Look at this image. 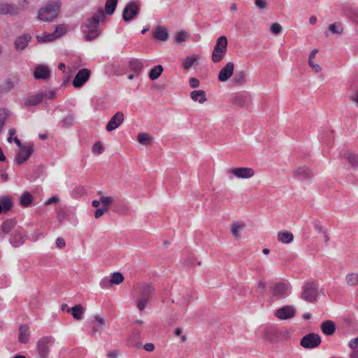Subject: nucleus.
Returning <instances> with one entry per match:
<instances>
[{"instance_id": "nucleus-1", "label": "nucleus", "mask_w": 358, "mask_h": 358, "mask_svg": "<svg viewBox=\"0 0 358 358\" xmlns=\"http://www.w3.org/2000/svg\"><path fill=\"white\" fill-rule=\"evenodd\" d=\"M139 293L136 305L140 311H143L147 303H148L150 296L155 293V288L151 283L143 282L137 287Z\"/></svg>"}, {"instance_id": "nucleus-2", "label": "nucleus", "mask_w": 358, "mask_h": 358, "mask_svg": "<svg viewBox=\"0 0 358 358\" xmlns=\"http://www.w3.org/2000/svg\"><path fill=\"white\" fill-rule=\"evenodd\" d=\"M59 12V3L57 1L50 2L38 10V19L45 22H52L58 17Z\"/></svg>"}, {"instance_id": "nucleus-3", "label": "nucleus", "mask_w": 358, "mask_h": 358, "mask_svg": "<svg viewBox=\"0 0 358 358\" xmlns=\"http://www.w3.org/2000/svg\"><path fill=\"white\" fill-rule=\"evenodd\" d=\"M319 292V285L315 281L305 282L302 287L301 298L306 302L314 303L317 301Z\"/></svg>"}, {"instance_id": "nucleus-4", "label": "nucleus", "mask_w": 358, "mask_h": 358, "mask_svg": "<svg viewBox=\"0 0 358 358\" xmlns=\"http://www.w3.org/2000/svg\"><path fill=\"white\" fill-rule=\"evenodd\" d=\"M227 45L228 40L225 36H221L217 39L211 55L213 62L219 63L224 59L227 51Z\"/></svg>"}, {"instance_id": "nucleus-5", "label": "nucleus", "mask_w": 358, "mask_h": 358, "mask_svg": "<svg viewBox=\"0 0 358 358\" xmlns=\"http://www.w3.org/2000/svg\"><path fill=\"white\" fill-rule=\"evenodd\" d=\"M141 2L130 1L124 7L122 12V19L125 22L133 20L140 13Z\"/></svg>"}, {"instance_id": "nucleus-6", "label": "nucleus", "mask_w": 358, "mask_h": 358, "mask_svg": "<svg viewBox=\"0 0 358 358\" xmlns=\"http://www.w3.org/2000/svg\"><path fill=\"white\" fill-rule=\"evenodd\" d=\"M54 343L50 336H44L40 338L36 343L38 355L40 358H47L50 352V346Z\"/></svg>"}, {"instance_id": "nucleus-7", "label": "nucleus", "mask_w": 358, "mask_h": 358, "mask_svg": "<svg viewBox=\"0 0 358 358\" xmlns=\"http://www.w3.org/2000/svg\"><path fill=\"white\" fill-rule=\"evenodd\" d=\"M321 341L320 335L315 333H310L301 339L300 344L304 348L312 349L319 346Z\"/></svg>"}, {"instance_id": "nucleus-8", "label": "nucleus", "mask_w": 358, "mask_h": 358, "mask_svg": "<svg viewBox=\"0 0 358 358\" xmlns=\"http://www.w3.org/2000/svg\"><path fill=\"white\" fill-rule=\"evenodd\" d=\"M296 313L295 308L292 306H284L274 312V315L281 320L293 318Z\"/></svg>"}, {"instance_id": "nucleus-9", "label": "nucleus", "mask_w": 358, "mask_h": 358, "mask_svg": "<svg viewBox=\"0 0 358 358\" xmlns=\"http://www.w3.org/2000/svg\"><path fill=\"white\" fill-rule=\"evenodd\" d=\"M91 71L87 69H82L75 76L72 84L74 87L79 88L89 80Z\"/></svg>"}, {"instance_id": "nucleus-10", "label": "nucleus", "mask_w": 358, "mask_h": 358, "mask_svg": "<svg viewBox=\"0 0 358 358\" xmlns=\"http://www.w3.org/2000/svg\"><path fill=\"white\" fill-rule=\"evenodd\" d=\"M33 152L34 146L32 144L24 147L17 152L14 162L18 165L22 164L28 160Z\"/></svg>"}, {"instance_id": "nucleus-11", "label": "nucleus", "mask_w": 358, "mask_h": 358, "mask_svg": "<svg viewBox=\"0 0 358 358\" xmlns=\"http://www.w3.org/2000/svg\"><path fill=\"white\" fill-rule=\"evenodd\" d=\"M228 172L237 178L243 179L250 178L255 176V170L252 168L248 167L231 168L228 170Z\"/></svg>"}, {"instance_id": "nucleus-12", "label": "nucleus", "mask_w": 358, "mask_h": 358, "mask_svg": "<svg viewBox=\"0 0 358 358\" xmlns=\"http://www.w3.org/2000/svg\"><path fill=\"white\" fill-rule=\"evenodd\" d=\"M289 285L285 282H278L270 287L272 296L276 298H284L288 291Z\"/></svg>"}, {"instance_id": "nucleus-13", "label": "nucleus", "mask_w": 358, "mask_h": 358, "mask_svg": "<svg viewBox=\"0 0 358 358\" xmlns=\"http://www.w3.org/2000/svg\"><path fill=\"white\" fill-rule=\"evenodd\" d=\"M105 13L102 8H99L97 14L89 18L85 24L86 29H98L101 20L105 18Z\"/></svg>"}, {"instance_id": "nucleus-14", "label": "nucleus", "mask_w": 358, "mask_h": 358, "mask_svg": "<svg viewBox=\"0 0 358 358\" xmlns=\"http://www.w3.org/2000/svg\"><path fill=\"white\" fill-rule=\"evenodd\" d=\"M234 70V64L231 62H227L226 65L221 69L217 78L220 82L227 81L233 75Z\"/></svg>"}, {"instance_id": "nucleus-15", "label": "nucleus", "mask_w": 358, "mask_h": 358, "mask_svg": "<svg viewBox=\"0 0 358 358\" xmlns=\"http://www.w3.org/2000/svg\"><path fill=\"white\" fill-rule=\"evenodd\" d=\"M50 77V69L43 64H38L34 71V78L36 80H48Z\"/></svg>"}, {"instance_id": "nucleus-16", "label": "nucleus", "mask_w": 358, "mask_h": 358, "mask_svg": "<svg viewBox=\"0 0 358 358\" xmlns=\"http://www.w3.org/2000/svg\"><path fill=\"white\" fill-rule=\"evenodd\" d=\"M124 121V114L122 112L116 113L106 124V129L108 131H112L117 129Z\"/></svg>"}, {"instance_id": "nucleus-17", "label": "nucleus", "mask_w": 358, "mask_h": 358, "mask_svg": "<svg viewBox=\"0 0 358 358\" xmlns=\"http://www.w3.org/2000/svg\"><path fill=\"white\" fill-rule=\"evenodd\" d=\"M20 12V8L14 3L0 2V15H16Z\"/></svg>"}, {"instance_id": "nucleus-18", "label": "nucleus", "mask_w": 358, "mask_h": 358, "mask_svg": "<svg viewBox=\"0 0 358 358\" xmlns=\"http://www.w3.org/2000/svg\"><path fill=\"white\" fill-rule=\"evenodd\" d=\"M18 341L22 344H27L29 342L31 332L29 327L26 324H20L18 329Z\"/></svg>"}, {"instance_id": "nucleus-19", "label": "nucleus", "mask_w": 358, "mask_h": 358, "mask_svg": "<svg viewBox=\"0 0 358 358\" xmlns=\"http://www.w3.org/2000/svg\"><path fill=\"white\" fill-rule=\"evenodd\" d=\"M18 83V78L16 77L7 78L5 81L0 85V95L9 92Z\"/></svg>"}, {"instance_id": "nucleus-20", "label": "nucleus", "mask_w": 358, "mask_h": 358, "mask_svg": "<svg viewBox=\"0 0 358 358\" xmlns=\"http://www.w3.org/2000/svg\"><path fill=\"white\" fill-rule=\"evenodd\" d=\"M16 225L14 219H7L1 225L0 238H3L5 235L9 234Z\"/></svg>"}, {"instance_id": "nucleus-21", "label": "nucleus", "mask_w": 358, "mask_h": 358, "mask_svg": "<svg viewBox=\"0 0 358 358\" xmlns=\"http://www.w3.org/2000/svg\"><path fill=\"white\" fill-rule=\"evenodd\" d=\"M322 332L326 336H332L336 332V327L332 320H324L320 325Z\"/></svg>"}, {"instance_id": "nucleus-22", "label": "nucleus", "mask_w": 358, "mask_h": 358, "mask_svg": "<svg viewBox=\"0 0 358 358\" xmlns=\"http://www.w3.org/2000/svg\"><path fill=\"white\" fill-rule=\"evenodd\" d=\"M13 206L12 197L6 195L0 197V214L10 211Z\"/></svg>"}, {"instance_id": "nucleus-23", "label": "nucleus", "mask_w": 358, "mask_h": 358, "mask_svg": "<svg viewBox=\"0 0 358 358\" xmlns=\"http://www.w3.org/2000/svg\"><path fill=\"white\" fill-rule=\"evenodd\" d=\"M293 176L296 178H310L315 176L308 167L300 166L293 171Z\"/></svg>"}, {"instance_id": "nucleus-24", "label": "nucleus", "mask_w": 358, "mask_h": 358, "mask_svg": "<svg viewBox=\"0 0 358 358\" xmlns=\"http://www.w3.org/2000/svg\"><path fill=\"white\" fill-rule=\"evenodd\" d=\"M230 101L234 105L243 108L248 105L247 96L242 94H233L230 97Z\"/></svg>"}, {"instance_id": "nucleus-25", "label": "nucleus", "mask_w": 358, "mask_h": 358, "mask_svg": "<svg viewBox=\"0 0 358 358\" xmlns=\"http://www.w3.org/2000/svg\"><path fill=\"white\" fill-rule=\"evenodd\" d=\"M31 37L29 34H22L17 38L14 45L17 50H24L29 44Z\"/></svg>"}, {"instance_id": "nucleus-26", "label": "nucleus", "mask_w": 358, "mask_h": 358, "mask_svg": "<svg viewBox=\"0 0 358 358\" xmlns=\"http://www.w3.org/2000/svg\"><path fill=\"white\" fill-rule=\"evenodd\" d=\"M264 338L271 343H275L278 341L279 334L276 329L268 327L264 329Z\"/></svg>"}, {"instance_id": "nucleus-27", "label": "nucleus", "mask_w": 358, "mask_h": 358, "mask_svg": "<svg viewBox=\"0 0 358 358\" xmlns=\"http://www.w3.org/2000/svg\"><path fill=\"white\" fill-rule=\"evenodd\" d=\"M153 37L156 39L166 41L169 39V34L168 29L162 26H157L153 33Z\"/></svg>"}, {"instance_id": "nucleus-28", "label": "nucleus", "mask_w": 358, "mask_h": 358, "mask_svg": "<svg viewBox=\"0 0 358 358\" xmlns=\"http://www.w3.org/2000/svg\"><path fill=\"white\" fill-rule=\"evenodd\" d=\"M67 312L71 313L75 320H80L85 313V308L80 304H77L70 308H67Z\"/></svg>"}, {"instance_id": "nucleus-29", "label": "nucleus", "mask_w": 358, "mask_h": 358, "mask_svg": "<svg viewBox=\"0 0 358 358\" xmlns=\"http://www.w3.org/2000/svg\"><path fill=\"white\" fill-rule=\"evenodd\" d=\"M34 196L29 192H24L20 196L19 202L22 207L27 208L33 203Z\"/></svg>"}, {"instance_id": "nucleus-30", "label": "nucleus", "mask_w": 358, "mask_h": 358, "mask_svg": "<svg viewBox=\"0 0 358 358\" xmlns=\"http://www.w3.org/2000/svg\"><path fill=\"white\" fill-rule=\"evenodd\" d=\"M343 157L346 159L353 169H358V154L352 152H346L343 155Z\"/></svg>"}, {"instance_id": "nucleus-31", "label": "nucleus", "mask_w": 358, "mask_h": 358, "mask_svg": "<svg viewBox=\"0 0 358 358\" xmlns=\"http://www.w3.org/2000/svg\"><path fill=\"white\" fill-rule=\"evenodd\" d=\"M245 224L241 222H233L231 224V233L236 240L241 238V230L245 228Z\"/></svg>"}, {"instance_id": "nucleus-32", "label": "nucleus", "mask_w": 358, "mask_h": 358, "mask_svg": "<svg viewBox=\"0 0 358 358\" xmlns=\"http://www.w3.org/2000/svg\"><path fill=\"white\" fill-rule=\"evenodd\" d=\"M43 100V94L40 92L29 96L24 102V106L27 107L36 106L41 103Z\"/></svg>"}, {"instance_id": "nucleus-33", "label": "nucleus", "mask_w": 358, "mask_h": 358, "mask_svg": "<svg viewBox=\"0 0 358 358\" xmlns=\"http://www.w3.org/2000/svg\"><path fill=\"white\" fill-rule=\"evenodd\" d=\"M10 243L15 248L19 247L24 243V238L20 231H15L10 236Z\"/></svg>"}, {"instance_id": "nucleus-34", "label": "nucleus", "mask_w": 358, "mask_h": 358, "mask_svg": "<svg viewBox=\"0 0 358 358\" xmlns=\"http://www.w3.org/2000/svg\"><path fill=\"white\" fill-rule=\"evenodd\" d=\"M190 97L194 101H198L201 104L207 101L206 94L202 90L192 91Z\"/></svg>"}, {"instance_id": "nucleus-35", "label": "nucleus", "mask_w": 358, "mask_h": 358, "mask_svg": "<svg viewBox=\"0 0 358 358\" xmlns=\"http://www.w3.org/2000/svg\"><path fill=\"white\" fill-rule=\"evenodd\" d=\"M199 59V56L197 55H194L190 57H186L182 60V66L184 69L189 70L193 66L198 64Z\"/></svg>"}, {"instance_id": "nucleus-36", "label": "nucleus", "mask_w": 358, "mask_h": 358, "mask_svg": "<svg viewBox=\"0 0 358 358\" xmlns=\"http://www.w3.org/2000/svg\"><path fill=\"white\" fill-rule=\"evenodd\" d=\"M129 66L134 73L139 74L143 70V64L141 60L134 58L129 62Z\"/></svg>"}, {"instance_id": "nucleus-37", "label": "nucleus", "mask_w": 358, "mask_h": 358, "mask_svg": "<svg viewBox=\"0 0 358 358\" xmlns=\"http://www.w3.org/2000/svg\"><path fill=\"white\" fill-rule=\"evenodd\" d=\"M294 240V236L289 231H280L278 234V241L285 244H289Z\"/></svg>"}, {"instance_id": "nucleus-38", "label": "nucleus", "mask_w": 358, "mask_h": 358, "mask_svg": "<svg viewBox=\"0 0 358 358\" xmlns=\"http://www.w3.org/2000/svg\"><path fill=\"white\" fill-rule=\"evenodd\" d=\"M234 85H242L246 82V74L243 71H236L232 79Z\"/></svg>"}, {"instance_id": "nucleus-39", "label": "nucleus", "mask_w": 358, "mask_h": 358, "mask_svg": "<svg viewBox=\"0 0 358 358\" xmlns=\"http://www.w3.org/2000/svg\"><path fill=\"white\" fill-rule=\"evenodd\" d=\"M344 15L353 22L358 24V9L347 8L344 10Z\"/></svg>"}, {"instance_id": "nucleus-40", "label": "nucleus", "mask_w": 358, "mask_h": 358, "mask_svg": "<svg viewBox=\"0 0 358 358\" xmlns=\"http://www.w3.org/2000/svg\"><path fill=\"white\" fill-rule=\"evenodd\" d=\"M55 34V33L52 32L48 34L45 33L43 35H38L36 36V40L40 43L52 42L57 38Z\"/></svg>"}, {"instance_id": "nucleus-41", "label": "nucleus", "mask_w": 358, "mask_h": 358, "mask_svg": "<svg viewBox=\"0 0 358 358\" xmlns=\"http://www.w3.org/2000/svg\"><path fill=\"white\" fill-rule=\"evenodd\" d=\"M164 68L161 64L155 66L149 72V78L151 80H157L162 73Z\"/></svg>"}, {"instance_id": "nucleus-42", "label": "nucleus", "mask_w": 358, "mask_h": 358, "mask_svg": "<svg viewBox=\"0 0 358 358\" xmlns=\"http://www.w3.org/2000/svg\"><path fill=\"white\" fill-rule=\"evenodd\" d=\"M138 142L143 145H150L153 138L148 133H139L137 136Z\"/></svg>"}, {"instance_id": "nucleus-43", "label": "nucleus", "mask_w": 358, "mask_h": 358, "mask_svg": "<svg viewBox=\"0 0 358 358\" xmlns=\"http://www.w3.org/2000/svg\"><path fill=\"white\" fill-rule=\"evenodd\" d=\"M85 39L90 41L96 39L99 36V31L98 29H86L84 30Z\"/></svg>"}, {"instance_id": "nucleus-44", "label": "nucleus", "mask_w": 358, "mask_h": 358, "mask_svg": "<svg viewBox=\"0 0 358 358\" xmlns=\"http://www.w3.org/2000/svg\"><path fill=\"white\" fill-rule=\"evenodd\" d=\"M75 115L70 113L66 115L61 121L62 125L64 128H69L74 124L75 122Z\"/></svg>"}, {"instance_id": "nucleus-45", "label": "nucleus", "mask_w": 358, "mask_h": 358, "mask_svg": "<svg viewBox=\"0 0 358 358\" xmlns=\"http://www.w3.org/2000/svg\"><path fill=\"white\" fill-rule=\"evenodd\" d=\"M344 28L341 22H335L331 24L328 27V31L332 34L341 35L343 32Z\"/></svg>"}, {"instance_id": "nucleus-46", "label": "nucleus", "mask_w": 358, "mask_h": 358, "mask_svg": "<svg viewBox=\"0 0 358 358\" xmlns=\"http://www.w3.org/2000/svg\"><path fill=\"white\" fill-rule=\"evenodd\" d=\"M118 0H106L105 3V12L110 15L114 13Z\"/></svg>"}, {"instance_id": "nucleus-47", "label": "nucleus", "mask_w": 358, "mask_h": 358, "mask_svg": "<svg viewBox=\"0 0 358 358\" xmlns=\"http://www.w3.org/2000/svg\"><path fill=\"white\" fill-rule=\"evenodd\" d=\"M93 322H96L97 324L92 327L93 334H95L99 331V329H103L105 325V319L98 315L94 317Z\"/></svg>"}, {"instance_id": "nucleus-48", "label": "nucleus", "mask_w": 358, "mask_h": 358, "mask_svg": "<svg viewBox=\"0 0 358 358\" xmlns=\"http://www.w3.org/2000/svg\"><path fill=\"white\" fill-rule=\"evenodd\" d=\"M69 217V213L65 208H59L57 210V220L59 224H62Z\"/></svg>"}, {"instance_id": "nucleus-49", "label": "nucleus", "mask_w": 358, "mask_h": 358, "mask_svg": "<svg viewBox=\"0 0 358 358\" xmlns=\"http://www.w3.org/2000/svg\"><path fill=\"white\" fill-rule=\"evenodd\" d=\"M346 282L350 286H355L358 285V273H351L345 277Z\"/></svg>"}, {"instance_id": "nucleus-50", "label": "nucleus", "mask_w": 358, "mask_h": 358, "mask_svg": "<svg viewBox=\"0 0 358 358\" xmlns=\"http://www.w3.org/2000/svg\"><path fill=\"white\" fill-rule=\"evenodd\" d=\"M46 176H47V174L45 173V169L43 166H38L33 171L32 177L34 179L44 178Z\"/></svg>"}, {"instance_id": "nucleus-51", "label": "nucleus", "mask_w": 358, "mask_h": 358, "mask_svg": "<svg viewBox=\"0 0 358 358\" xmlns=\"http://www.w3.org/2000/svg\"><path fill=\"white\" fill-rule=\"evenodd\" d=\"M124 279V278L123 275L120 272H115L113 273L110 278V280L113 285H120L123 282Z\"/></svg>"}, {"instance_id": "nucleus-52", "label": "nucleus", "mask_w": 358, "mask_h": 358, "mask_svg": "<svg viewBox=\"0 0 358 358\" xmlns=\"http://www.w3.org/2000/svg\"><path fill=\"white\" fill-rule=\"evenodd\" d=\"M66 26L64 24H62L57 25L53 32L56 34L55 36H57V38H58L66 34Z\"/></svg>"}, {"instance_id": "nucleus-53", "label": "nucleus", "mask_w": 358, "mask_h": 358, "mask_svg": "<svg viewBox=\"0 0 358 358\" xmlns=\"http://www.w3.org/2000/svg\"><path fill=\"white\" fill-rule=\"evenodd\" d=\"M100 201L102 204L103 208H106V209L109 210V206L113 203V199L110 196H101L100 197Z\"/></svg>"}, {"instance_id": "nucleus-54", "label": "nucleus", "mask_w": 358, "mask_h": 358, "mask_svg": "<svg viewBox=\"0 0 358 358\" xmlns=\"http://www.w3.org/2000/svg\"><path fill=\"white\" fill-rule=\"evenodd\" d=\"M188 34L185 31H180L176 33L175 41L178 43H182L186 41Z\"/></svg>"}, {"instance_id": "nucleus-55", "label": "nucleus", "mask_w": 358, "mask_h": 358, "mask_svg": "<svg viewBox=\"0 0 358 358\" xmlns=\"http://www.w3.org/2000/svg\"><path fill=\"white\" fill-rule=\"evenodd\" d=\"M270 30L274 35H278L282 32V27L279 23L275 22L271 25Z\"/></svg>"}, {"instance_id": "nucleus-56", "label": "nucleus", "mask_w": 358, "mask_h": 358, "mask_svg": "<svg viewBox=\"0 0 358 358\" xmlns=\"http://www.w3.org/2000/svg\"><path fill=\"white\" fill-rule=\"evenodd\" d=\"M112 285L113 284L111 282L110 279H108L107 278H103L99 282L100 287L103 289H108L111 287Z\"/></svg>"}, {"instance_id": "nucleus-57", "label": "nucleus", "mask_w": 358, "mask_h": 358, "mask_svg": "<svg viewBox=\"0 0 358 358\" xmlns=\"http://www.w3.org/2000/svg\"><path fill=\"white\" fill-rule=\"evenodd\" d=\"M103 151V147L101 142H96L92 147V152L94 154H101Z\"/></svg>"}, {"instance_id": "nucleus-58", "label": "nucleus", "mask_w": 358, "mask_h": 358, "mask_svg": "<svg viewBox=\"0 0 358 358\" xmlns=\"http://www.w3.org/2000/svg\"><path fill=\"white\" fill-rule=\"evenodd\" d=\"M326 136H327L326 142L327 143H331V138H333V136H333V131H324L321 134L322 139L325 140Z\"/></svg>"}, {"instance_id": "nucleus-59", "label": "nucleus", "mask_w": 358, "mask_h": 358, "mask_svg": "<svg viewBox=\"0 0 358 358\" xmlns=\"http://www.w3.org/2000/svg\"><path fill=\"white\" fill-rule=\"evenodd\" d=\"M41 93L43 94V99H53L55 95V91L50 90V91H45V92H41Z\"/></svg>"}, {"instance_id": "nucleus-60", "label": "nucleus", "mask_w": 358, "mask_h": 358, "mask_svg": "<svg viewBox=\"0 0 358 358\" xmlns=\"http://www.w3.org/2000/svg\"><path fill=\"white\" fill-rule=\"evenodd\" d=\"M182 329L180 327H178L175 329L174 334L176 336H180L181 342L185 343L187 341V336L185 335H182Z\"/></svg>"}, {"instance_id": "nucleus-61", "label": "nucleus", "mask_w": 358, "mask_h": 358, "mask_svg": "<svg viewBox=\"0 0 358 358\" xmlns=\"http://www.w3.org/2000/svg\"><path fill=\"white\" fill-rule=\"evenodd\" d=\"M189 84L192 88H197L199 87L200 82L196 78H191L189 80Z\"/></svg>"}, {"instance_id": "nucleus-62", "label": "nucleus", "mask_w": 358, "mask_h": 358, "mask_svg": "<svg viewBox=\"0 0 358 358\" xmlns=\"http://www.w3.org/2000/svg\"><path fill=\"white\" fill-rule=\"evenodd\" d=\"M255 3L260 9H266L267 8V3L265 0H255Z\"/></svg>"}, {"instance_id": "nucleus-63", "label": "nucleus", "mask_w": 358, "mask_h": 358, "mask_svg": "<svg viewBox=\"0 0 358 358\" xmlns=\"http://www.w3.org/2000/svg\"><path fill=\"white\" fill-rule=\"evenodd\" d=\"M107 211H108V210L106 209V208H103V207L99 208H98V209L95 211V213H94V217H95L96 218H99L100 217H101V216L103 215V213H104L105 212H107Z\"/></svg>"}, {"instance_id": "nucleus-64", "label": "nucleus", "mask_w": 358, "mask_h": 358, "mask_svg": "<svg viewBox=\"0 0 358 358\" xmlns=\"http://www.w3.org/2000/svg\"><path fill=\"white\" fill-rule=\"evenodd\" d=\"M59 201V197L57 196H53L51 198H49L47 201L44 202L45 206H48L52 203H56Z\"/></svg>"}]
</instances>
